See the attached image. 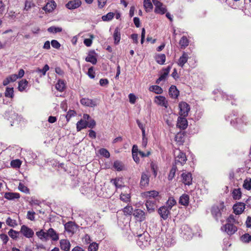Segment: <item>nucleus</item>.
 I'll return each mask as SVG.
<instances>
[{
	"mask_svg": "<svg viewBox=\"0 0 251 251\" xmlns=\"http://www.w3.org/2000/svg\"><path fill=\"white\" fill-rule=\"evenodd\" d=\"M226 208L223 201L213 205L211 208V213L216 221L222 217V213L226 212Z\"/></svg>",
	"mask_w": 251,
	"mask_h": 251,
	"instance_id": "obj_1",
	"label": "nucleus"
},
{
	"mask_svg": "<svg viewBox=\"0 0 251 251\" xmlns=\"http://www.w3.org/2000/svg\"><path fill=\"white\" fill-rule=\"evenodd\" d=\"M178 107L179 115L182 117H187L190 110V105L186 102L181 101L179 103Z\"/></svg>",
	"mask_w": 251,
	"mask_h": 251,
	"instance_id": "obj_2",
	"label": "nucleus"
},
{
	"mask_svg": "<svg viewBox=\"0 0 251 251\" xmlns=\"http://www.w3.org/2000/svg\"><path fill=\"white\" fill-rule=\"evenodd\" d=\"M221 230L229 235H232L237 231V227L234 225L226 223L221 227Z\"/></svg>",
	"mask_w": 251,
	"mask_h": 251,
	"instance_id": "obj_3",
	"label": "nucleus"
},
{
	"mask_svg": "<svg viewBox=\"0 0 251 251\" xmlns=\"http://www.w3.org/2000/svg\"><path fill=\"white\" fill-rule=\"evenodd\" d=\"M19 232L27 238H31L34 235L33 230L25 225H23L21 226V230Z\"/></svg>",
	"mask_w": 251,
	"mask_h": 251,
	"instance_id": "obj_4",
	"label": "nucleus"
},
{
	"mask_svg": "<svg viewBox=\"0 0 251 251\" xmlns=\"http://www.w3.org/2000/svg\"><path fill=\"white\" fill-rule=\"evenodd\" d=\"M187 160L186 155L184 153L179 151L178 155L175 157V164L176 166L178 164L183 165Z\"/></svg>",
	"mask_w": 251,
	"mask_h": 251,
	"instance_id": "obj_5",
	"label": "nucleus"
},
{
	"mask_svg": "<svg viewBox=\"0 0 251 251\" xmlns=\"http://www.w3.org/2000/svg\"><path fill=\"white\" fill-rule=\"evenodd\" d=\"M170 209L168 207L166 206H162L160 207L158 210V212L160 215V217L163 220H166L168 218L170 215Z\"/></svg>",
	"mask_w": 251,
	"mask_h": 251,
	"instance_id": "obj_6",
	"label": "nucleus"
},
{
	"mask_svg": "<svg viewBox=\"0 0 251 251\" xmlns=\"http://www.w3.org/2000/svg\"><path fill=\"white\" fill-rule=\"evenodd\" d=\"M245 204L244 202H238L233 206L234 213L236 215H240L243 213L245 208Z\"/></svg>",
	"mask_w": 251,
	"mask_h": 251,
	"instance_id": "obj_7",
	"label": "nucleus"
},
{
	"mask_svg": "<svg viewBox=\"0 0 251 251\" xmlns=\"http://www.w3.org/2000/svg\"><path fill=\"white\" fill-rule=\"evenodd\" d=\"M145 205L148 212L152 213L154 211L157 207L156 201L147 199Z\"/></svg>",
	"mask_w": 251,
	"mask_h": 251,
	"instance_id": "obj_8",
	"label": "nucleus"
},
{
	"mask_svg": "<svg viewBox=\"0 0 251 251\" xmlns=\"http://www.w3.org/2000/svg\"><path fill=\"white\" fill-rule=\"evenodd\" d=\"M186 117L179 116L177 118V126L182 129H185L188 126V122Z\"/></svg>",
	"mask_w": 251,
	"mask_h": 251,
	"instance_id": "obj_9",
	"label": "nucleus"
},
{
	"mask_svg": "<svg viewBox=\"0 0 251 251\" xmlns=\"http://www.w3.org/2000/svg\"><path fill=\"white\" fill-rule=\"evenodd\" d=\"M144 196L146 198L147 200H151L153 199V200H159L157 199V198L159 197V192L155 190L147 191L144 193Z\"/></svg>",
	"mask_w": 251,
	"mask_h": 251,
	"instance_id": "obj_10",
	"label": "nucleus"
},
{
	"mask_svg": "<svg viewBox=\"0 0 251 251\" xmlns=\"http://www.w3.org/2000/svg\"><path fill=\"white\" fill-rule=\"evenodd\" d=\"M155 102L158 105L167 108L168 106V101L165 97L158 96L155 97Z\"/></svg>",
	"mask_w": 251,
	"mask_h": 251,
	"instance_id": "obj_11",
	"label": "nucleus"
},
{
	"mask_svg": "<svg viewBox=\"0 0 251 251\" xmlns=\"http://www.w3.org/2000/svg\"><path fill=\"white\" fill-rule=\"evenodd\" d=\"M81 4L80 0H73L69 1L66 6L69 9H75L79 7Z\"/></svg>",
	"mask_w": 251,
	"mask_h": 251,
	"instance_id": "obj_12",
	"label": "nucleus"
},
{
	"mask_svg": "<svg viewBox=\"0 0 251 251\" xmlns=\"http://www.w3.org/2000/svg\"><path fill=\"white\" fill-rule=\"evenodd\" d=\"M150 176L145 173H142L141 177L140 185L141 187H145L149 185Z\"/></svg>",
	"mask_w": 251,
	"mask_h": 251,
	"instance_id": "obj_13",
	"label": "nucleus"
},
{
	"mask_svg": "<svg viewBox=\"0 0 251 251\" xmlns=\"http://www.w3.org/2000/svg\"><path fill=\"white\" fill-rule=\"evenodd\" d=\"M133 215L140 222H142L145 220V213L141 209H136L134 211Z\"/></svg>",
	"mask_w": 251,
	"mask_h": 251,
	"instance_id": "obj_14",
	"label": "nucleus"
},
{
	"mask_svg": "<svg viewBox=\"0 0 251 251\" xmlns=\"http://www.w3.org/2000/svg\"><path fill=\"white\" fill-rule=\"evenodd\" d=\"M182 182L185 185H190L192 184V177L190 173H182L181 174Z\"/></svg>",
	"mask_w": 251,
	"mask_h": 251,
	"instance_id": "obj_15",
	"label": "nucleus"
},
{
	"mask_svg": "<svg viewBox=\"0 0 251 251\" xmlns=\"http://www.w3.org/2000/svg\"><path fill=\"white\" fill-rule=\"evenodd\" d=\"M65 230L69 233H74L76 228L75 224L73 222H69L65 225Z\"/></svg>",
	"mask_w": 251,
	"mask_h": 251,
	"instance_id": "obj_16",
	"label": "nucleus"
},
{
	"mask_svg": "<svg viewBox=\"0 0 251 251\" xmlns=\"http://www.w3.org/2000/svg\"><path fill=\"white\" fill-rule=\"evenodd\" d=\"M60 248L65 251H69L71 244L69 240L67 239H61L60 241Z\"/></svg>",
	"mask_w": 251,
	"mask_h": 251,
	"instance_id": "obj_17",
	"label": "nucleus"
},
{
	"mask_svg": "<svg viewBox=\"0 0 251 251\" xmlns=\"http://www.w3.org/2000/svg\"><path fill=\"white\" fill-rule=\"evenodd\" d=\"M47 237H50L53 241H56L59 239L58 234L52 228H50L47 230Z\"/></svg>",
	"mask_w": 251,
	"mask_h": 251,
	"instance_id": "obj_18",
	"label": "nucleus"
},
{
	"mask_svg": "<svg viewBox=\"0 0 251 251\" xmlns=\"http://www.w3.org/2000/svg\"><path fill=\"white\" fill-rule=\"evenodd\" d=\"M188 55L187 53L183 52L182 55L179 57L177 61V65L183 68L184 64L187 62Z\"/></svg>",
	"mask_w": 251,
	"mask_h": 251,
	"instance_id": "obj_19",
	"label": "nucleus"
},
{
	"mask_svg": "<svg viewBox=\"0 0 251 251\" xmlns=\"http://www.w3.org/2000/svg\"><path fill=\"white\" fill-rule=\"evenodd\" d=\"M80 102L82 105L88 107H94L96 105L95 101L88 98H82Z\"/></svg>",
	"mask_w": 251,
	"mask_h": 251,
	"instance_id": "obj_20",
	"label": "nucleus"
},
{
	"mask_svg": "<svg viewBox=\"0 0 251 251\" xmlns=\"http://www.w3.org/2000/svg\"><path fill=\"white\" fill-rule=\"evenodd\" d=\"M56 6V3L54 1H50L48 2L46 5L43 7V9L46 12H51L55 8Z\"/></svg>",
	"mask_w": 251,
	"mask_h": 251,
	"instance_id": "obj_21",
	"label": "nucleus"
},
{
	"mask_svg": "<svg viewBox=\"0 0 251 251\" xmlns=\"http://www.w3.org/2000/svg\"><path fill=\"white\" fill-rule=\"evenodd\" d=\"M169 94L172 98L176 99L179 95V91L176 86L172 85L169 90Z\"/></svg>",
	"mask_w": 251,
	"mask_h": 251,
	"instance_id": "obj_22",
	"label": "nucleus"
},
{
	"mask_svg": "<svg viewBox=\"0 0 251 251\" xmlns=\"http://www.w3.org/2000/svg\"><path fill=\"white\" fill-rule=\"evenodd\" d=\"M113 38L114 44L115 45H118L120 43L121 40L120 29L118 27H117L114 30L113 33Z\"/></svg>",
	"mask_w": 251,
	"mask_h": 251,
	"instance_id": "obj_23",
	"label": "nucleus"
},
{
	"mask_svg": "<svg viewBox=\"0 0 251 251\" xmlns=\"http://www.w3.org/2000/svg\"><path fill=\"white\" fill-rule=\"evenodd\" d=\"M95 53L94 51H90L88 53V56L86 57L85 60L87 62L92 63L93 64H96L97 62V59L93 55Z\"/></svg>",
	"mask_w": 251,
	"mask_h": 251,
	"instance_id": "obj_24",
	"label": "nucleus"
},
{
	"mask_svg": "<svg viewBox=\"0 0 251 251\" xmlns=\"http://www.w3.org/2000/svg\"><path fill=\"white\" fill-rule=\"evenodd\" d=\"M189 196L187 194H183L179 198V203L184 206H187L189 204Z\"/></svg>",
	"mask_w": 251,
	"mask_h": 251,
	"instance_id": "obj_25",
	"label": "nucleus"
},
{
	"mask_svg": "<svg viewBox=\"0 0 251 251\" xmlns=\"http://www.w3.org/2000/svg\"><path fill=\"white\" fill-rule=\"evenodd\" d=\"M4 198L8 200H12L20 198V195L16 193H5Z\"/></svg>",
	"mask_w": 251,
	"mask_h": 251,
	"instance_id": "obj_26",
	"label": "nucleus"
},
{
	"mask_svg": "<svg viewBox=\"0 0 251 251\" xmlns=\"http://www.w3.org/2000/svg\"><path fill=\"white\" fill-rule=\"evenodd\" d=\"M120 199L126 203H128L131 201V196L130 194L122 193L120 196Z\"/></svg>",
	"mask_w": 251,
	"mask_h": 251,
	"instance_id": "obj_27",
	"label": "nucleus"
},
{
	"mask_svg": "<svg viewBox=\"0 0 251 251\" xmlns=\"http://www.w3.org/2000/svg\"><path fill=\"white\" fill-rule=\"evenodd\" d=\"M87 126V121L83 120H80L76 124V129L77 131L86 128Z\"/></svg>",
	"mask_w": 251,
	"mask_h": 251,
	"instance_id": "obj_28",
	"label": "nucleus"
},
{
	"mask_svg": "<svg viewBox=\"0 0 251 251\" xmlns=\"http://www.w3.org/2000/svg\"><path fill=\"white\" fill-rule=\"evenodd\" d=\"M232 195L234 200H239L242 196L241 189L240 188L234 189L232 191Z\"/></svg>",
	"mask_w": 251,
	"mask_h": 251,
	"instance_id": "obj_29",
	"label": "nucleus"
},
{
	"mask_svg": "<svg viewBox=\"0 0 251 251\" xmlns=\"http://www.w3.org/2000/svg\"><path fill=\"white\" fill-rule=\"evenodd\" d=\"M226 223L234 225L240 224V222L237 219H236V216L232 214H231L229 216V217L226 219Z\"/></svg>",
	"mask_w": 251,
	"mask_h": 251,
	"instance_id": "obj_30",
	"label": "nucleus"
},
{
	"mask_svg": "<svg viewBox=\"0 0 251 251\" xmlns=\"http://www.w3.org/2000/svg\"><path fill=\"white\" fill-rule=\"evenodd\" d=\"M179 44L181 49H184L188 46L189 40L186 36H183L181 38Z\"/></svg>",
	"mask_w": 251,
	"mask_h": 251,
	"instance_id": "obj_31",
	"label": "nucleus"
},
{
	"mask_svg": "<svg viewBox=\"0 0 251 251\" xmlns=\"http://www.w3.org/2000/svg\"><path fill=\"white\" fill-rule=\"evenodd\" d=\"M28 81L26 79H22L19 82L18 89L22 92L25 89L27 86Z\"/></svg>",
	"mask_w": 251,
	"mask_h": 251,
	"instance_id": "obj_32",
	"label": "nucleus"
},
{
	"mask_svg": "<svg viewBox=\"0 0 251 251\" xmlns=\"http://www.w3.org/2000/svg\"><path fill=\"white\" fill-rule=\"evenodd\" d=\"M55 87L58 91L60 92H63L65 87V83L64 80L62 79H59L57 84H56Z\"/></svg>",
	"mask_w": 251,
	"mask_h": 251,
	"instance_id": "obj_33",
	"label": "nucleus"
},
{
	"mask_svg": "<svg viewBox=\"0 0 251 251\" xmlns=\"http://www.w3.org/2000/svg\"><path fill=\"white\" fill-rule=\"evenodd\" d=\"M149 90L157 94H161L163 93L162 88L158 85H152L149 88Z\"/></svg>",
	"mask_w": 251,
	"mask_h": 251,
	"instance_id": "obj_34",
	"label": "nucleus"
},
{
	"mask_svg": "<svg viewBox=\"0 0 251 251\" xmlns=\"http://www.w3.org/2000/svg\"><path fill=\"white\" fill-rule=\"evenodd\" d=\"M156 62L161 65L164 64L166 60V56L164 54H158L155 57Z\"/></svg>",
	"mask_w": 251,
	"mask_h": 251,
	"instance_id": "obj_35",
	"label": "nucleus"
},
{
	"mask_svg": "<svg viewBox=\"0 0 251 251\" xmlns=\"http://www.w3.org/2000/svg\"><path fill=\"white\" fill-rule=\"evenodd\" d=\"M144 6L147 12L150 11L153 8L152 4L150 0H144Z\"/></svg>",
	"mask_w": 251,
	"mask_h": 251,
	"instance_id": "obj_36",
	"label": "nucleus"
},
{
	"mask_svg": "<svg viewBox=\"0 0 251 251\" xmlns=\"http://www.w3.org/2000/svg\"><path fill=\"white\" fill-rule=\"evenodd\" d=\"M36 234L41 240H48L47 231L45 232L43 231V230L42 229L39 231L36 232Z\"/></svg>",
	"mask_w": 251,
	"mask_h": 251,
	"instance_id": "obj_37",
	"label": "nucleus"
},
{
	"mask_svg": "<svg viewBox=\"0 0 251 251\" xmlns=\"http://www.w3.org/2000/svg\"><path fill=\"white\" fill-rule=\"evenodd\" d=\"M243 187L247 190H251V178H247L244 180Z\"/></svg>",
	"mask_w": 251,
	"mask_h": 251,
	"instance_id": "obj_38",
	"label": "nucleus"
},
{
	"mask_svg": "<svg viewBox=\"0 0 251 251\" xmlns=\"http://www.w3.org/2000/svg\"><path fill=\"white\" fill-rule=\"evenodd\" d=\"M34 6L35 4L32 0H26L25 3L24 10L28 11Z\"/></svg>",
	"mask_w": 251,
	"mask_h": 251,
	"instance_id": "obj_39",
	"label": "nucleus"
},
{
	"mask_svg": "<svg viewBox=\"0 0 251 251\" xmlns=\"http://www.w3.org/2000/svg\"><path fill=\"white\" fill-rule=\"evenodd\" d=\"M5 97L12 98L14 97V89L13 87H7L4 93Z\"/></svg>",
	"mask_w": 251,
	"mask_h": 251,
	"instance_id": "obj_40",
	"label": "nucleus"
},
{
	"mask_svg": "<svg viewBox=\"0 0 251 251\" xmlns=\"http://www.w3.org/2000/svg\"><path fill=\"white\" fill-rule=\"evenodd\" d=\"M177 170V168L176 166V165H173L168 176L169 180H170L173 179V178L175 176L176 172Z\"/></svg>",
	"mask_w": 251,
	"mask_h": 251,
	"instance_id": "obj_41",
	"label": "nucleus"
},
{
	"mask_svg": "<svg viewBox=\"0 0 251 251\" xmlns=\"http://www.w3.org/2000/svg\"><path fill=\"white\" fill-rule=\"evenodd\" d=\"M171 67V66H168L166 68L163 70L164 72L159 77L162 80L165 79L170 71Z\"/></svg>",
	"mask_w": 251,
	"mask_h": 251,
	"instance_id": "obj_42",
	"label": "nucleus"
},
{
	"mask_svg": "<svg viewBox=\"0 0 251 251\" xmlns=\"http://www.w3.org/2000/svg\"><path fill=\"white\" fill-rule=\"evenodd\" d=\"M184 136L182 133H178L175 136V140L179 144H181L184 141Z\"/></svg>",
	"mask_w": 251,
	"mask_h": 251,
	"instance_id": "obj_43",
	"label": "nucleus"
},
{
	"mask_svg": "<svg viewBox=\"0 0 251 251\" xmlns=\"http://www.w3.org/2000/svg\"><path fill=\"white\" fill-rule=\"evenodd\" d=\"M241 240L245 243H248L251 241V235L249 233H245L240 237Z\"/></svg>",
	"mask_w": 251,
	"mask_h": 251,
	"instance_id": "obj_44",
	"label": "nucleus"
},
{
	"mask_svg": "<svg viewBox=\"0 0 251 251\" xmlns=\"http://www.w3.org/2000/svg\"><path fill=\"white\" fill-rule=\"evenodd\" d=\"M48 31L50 33H56L61 32L62 31V28L59 27L52 26L48 28Z\"/></svg>",
	"mask_w": 251,
	"mask_h": 251,
	"instance_id": "obj_45",
	"label": "nucleus"
},
{
	"mask_svg": "<svg viewBox=\"0 0 251 251\" xmlns=\"http://www.w3.org/2000/svg\"><path fill=\"white\" fill-rule=\"evenodd\" d=\"M124 215H131L133 212V207L131 205H127L123 209Z\"/></svg>",
	"mask_w": 251,
	"mask_h": 251,
	"instance_id": "obj_46",
	"label": "nucleus"
},
{
	"mask_svg": "<svg viewBox=\"0 0 251 251\" xmlns=\"http://www.w3.org/2000/svg\"><path fill=\"white\" fill-rule=\"evenodd\" d=\"M114 16V13L109 12L106 15L102 16L101 19L103 21H109L113 18Z\"/></svg>",
	"mask_w": 251,
	"mask_h": 251,
	"instance_id": "obj_47",
	"label": "nucleus"
},
{
	"mask_svg": "<svg viewBox=\"0 0 251 251\" xmlns=\"http://www.w3.org/2000/svg\"><path fill=\"white\" fill-rule=\"evenodd\" d=\"M113 167L117 171H120L123 169L124 166L121 162L117 160L114 162Z\"/></svg>",
	"mask_w": 251,
	"mask_h": 251,
	"instance_id": "obj_48",
	"label": "nucleus"
},
{
	"mask_svg": "<svg viewBox=\"0 0 251 251\" xmlns=\"http://www.w3.org/2000/svg\"><path fill=\"white\" fill-rule=\"evenodd\" d=\"M20 233V232L14 230L12 229L9 230L8 232L9 236L13 239H16L18 237V235Z\"/></svg>",
	"mask_w": 251,
	"mask_h": 251,
	"instance_id": "obj_49",
	"label": "nucleus"
},
{
	"mask_svg": "<svg viewBox=\"0 0 251 251\" xmlns=\"http://www.w3.org/2000/svg\"><path fill=\"white\" fill-rule=\"evenodd\" d=\"M6 223L11 227H14L17 225L16 221L15 220L12 219L10 217L7 218L6 220Z\"/></svg>",
	"mask_w": 251,
	"mask_h": 251,
	"instance_id": "obj_50",
	"label": "nucleus"
},
{
	"mask_svg": "<svg viewBox=\"0 0 251 251\" xmlns=\"http://www.w3.org/2000/svg\"><path fill=\"white\" fill-rule=\"evenodd\" d=\"M176 201L173 197H170L168 199L167 202V207H168L170 209H171L173 206L175 205L176 204Z\"/></svg>",
	"mask_w": 251,
	"mask_h": 251,
	"instance_id": "obj_51",
	"label": "nucleus"
},
{
	"mask_svg": "<svg viewBox=\"0 0 251 251\" xmlns=\"http://www.w3.org/2000/svg\"><path fill=\"white\" fill-rule=\"evenodd\" d=\"M99 152L101 155H102L106 158H109L110 157V153L105 149H104V148L100 149L99 150Z\"/></svg>",
	"mask_w": 251,
	"mask_h": 251,
	"instance_id": "obj_52",
	"label": "nucleus"
},
{
	"mask_svg": "<svg viewBox=\"0 0 251 251\" xmlns=\"http://www.w3.org/2000/svg\"><path fill=\"white\" fill-rule=\"evenodd\" d=\"M11 166L13 168H20L21 165V161L19 159H16L11 161Z\"/></svg>",
	"mask_w": 251,
	"mask_h": 251,
	"instance_id": "obj_53",
	"label": "nucleus"
},
{
	"mask_svg": "<svg viewBox=\"0 0 251 251\" xmlns=\"http://www.w3.org/2000/svg\"><path fill=\"white\" fill-rule=\"evenodd\" d=\"M151 169L153 172L154 177H156L157 174L158 167L157 165L153 162L151 163Z\"/></svg>",
	"mask_w": 251,
	"mask_h": 251,
	"instance_id": "obj_54",
	"label": "nucleus"
},
{
	"mask_svg": "<svg viewBox=\"0 0 251 251\" xmlns=\"http://www.w3.org/2000/svg\"><path fill=\"white\" fill-rule=\"evenodd\" d=\"M99 248V245L96 242L90 244L88 247L89 251H97Z\"/></svg>",
	"mask_w": 251,
	"mask_h": 251,
	"instance_id": "obj_55",
	"label": "nucleus"
},
{
	"mask_svg": "<svg viewBox=\"0 0 251 251\" xmlns=\"http://www.w3.org/2000/svg\"><path fill=\"white\" fill-rule=\"evenodd\" d=\"M167 10L166 9L165 7H164L163 6H161V7H159L158 8H155L154 12L156 13L160 14H164L166 12Z\"/></svg>",
	"mask_w": 251,
	"mask_h": 251,
	"instance_id": "obj_56",
	"label": "nucleus"
},
{
	"mask_svg": "<svg viewBox=\"0 0 251 251\" xmlns=\"http://www.w3.org/2000/svg\"><path fill=\"white\" fill-rule=\"evenodd\" d=\"M90 37L91 38L85 39L84 40V44L87 47H90L92 44V39L94 38V36L93 35H91Z\"/></svg>",
	"mask_w": 251,
	"mask_h": 251,
	"instance_id": "obj_57",
	"label": "nucleus"
},
{
	"mask_svg": "<svg viewBox=\"0 0 251 251\" xmlns=\"http://www.w3.org/2000/svg\"><path fill=\"white\" fill-rule=\"evenodd\" d=\"M136 123L139 126V127L142 130V135L144 136V134H145V125L142 124L139 120H136Z\"/></svg>",
	"mask_w": 251,
	"mask_h": 251,
	"instance_id": "obj_58",
	"label": "nucleus"
},
{
	"mask_svg": "<svg viewBox=\"0 0 251 251\" xmlns=\"http://www.w3.org/2000/svg\"><path fill=\"white\" fill-rule=\"evenodd\" d=\"M96 122L94 119H90L88 121H87V126L89 128H93L96 126Z\"/></svg>",
	"mask_w": 251,
	"mask_h": 251,
	"instance_id": "obj_59",
	"label": "nucleus"
},
{
	"mask_svg": "<svg viewBox=\"0 0 251 251\" xmlns=\"http://www.w3.org/2000/svg\"><path fill=\"white\" fill-rule=\"evenodd\" d=\"M111 181L113 182V184L115 186V187L117 188H121L122 187V185L120 183L121 182L120 179H113L111 180Z\"/></svg>",
	"mask_w": 251,
	"mask_h": 251,
	"instance_id": "obj_60",
	"label": "nucleus"
},
{
	"mask_svg": "<svg viewBox=\"0 0 251 251\" xmlns=\"http://www.w3.org/2000/svg\"><path fill=\"white\" fill-rule=\"evenodd\" d=\"M75 113H76L74 110H69L66 115L67 121L68 122L72 117L75 115Z\"/></svg>",
	"mask_w": 251,
	"mask_h": 251,
	"instance_id": "obj_61",
	"label": "nucleus"
},
{
	"mask_svg": "<svg viewBox=\"0 0 251 251\" xmlns=\"http://www.w3.org/2000/svg\"><path fill=\"white\" fill-rule=\"evenodd\" d=\"M50 43L52 47L55 49H58L60 47V44L56 40H52Z\"/></svg>",
	"mask_w": 251,
	"mask_h": 251,
	"instance_id": "obj_62",
	"label": "nucleus"
},
{
	"mask_svg": "<svg viewBox=\"0 0 251 251\" xmlns=\"http://www.w3.org/2000/svg\"><path fill=\"white\" fill-rule=\"evenodd\" d=\"M0 238L3 241L4 244H6L9 240L8 236L5 234H0Z\"/></svg>",
	"mask_w": 251,
	"mask_h": 251,
	"instance_id": "obj_63",
	"label": "nucleus"
},
{
	"mask_svg": "<svg viewBox=\"0 0 251 251\" xmlns=\"http://www.w3.org/2000/svg\"><path fill=\"white\" fill-rule=\"evenodd\" d=\"M128 98H129V102L131 104L135 103V102L136 101V97L135 95H134L133 94H131V93L129 94L128 95Z\"/></svg>",
	"mask_w": 251,
	"mask_h": 251,
	"instance_id": "obj_64",
	"label": "nucleus"
}]
</instances>
